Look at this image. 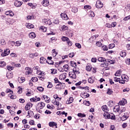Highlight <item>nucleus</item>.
Masks as SVG:
<instances>
[{
	"label": "nucleus",
	"mask_w": 130,
	"mask_h": 130,
	"mask_svg": "<svg viewBox=\"0 0 130 130\" xmlns=\"http://www.w3.org/2000/svg\"><path fill=\"white\" fill-rule=\"evenodd\" d=\"M45 107V104L42 102L39 103L36 106V108H38V109H43Z\"/></svg>",
	"instance_id": "f257e3e1"
},
{
	"label": "nucleus",
	"mask_w": 130,
	"mask_h": 130,
	"mask_svg": "<svg viewBox=\"0 0 130 130\" xmlns=\"http://www.w3.org/2000/svg\"><path fill=\"white\" fill-rule=\"evenodd\" d=\"M95 6H96V8H97V9H101L103 8V3H102L101 1H98L96 2Z\"/></svg>",
	"instance_id": "f03ea898"
},
{
	"label": "nucleus",
	"mask_w": 130,
	"mask_h": 130,
	"mask_svg": "<svg viewBox=\"0 0 130 130\" xmlns=\"http://www.w3.org/2000/svg\"><path fill=\"white\" fill-rule=\"evenodd\" d=\"M129 117V115L127 113H125L121 117V120L124 121V120H126L127 118Z\"/></svg>",
	"instance_id": "7ed1b4c3"
},
{
	"label": "nucleus",
	"mask_w": 130,
	"mask_h": 130,
	"mask_svg": "<svg viewBox=\"0 0 130 130\" xmlns=\"http://www.w3.org/2000/svg\"><path fill=\"white\" fill-rule=\"evenodd\" d=\"M32 106H33V104H32V103L30 102L27 103L25 107V110H29L30 108H31Z\"/></svg>",
	"instance_id": "20e7f679"
},
{
	"label": "nucleus",
	"mask_w": 130,
	"mask_h": 130,
	"mask_svg": "<svg viewBox=\"0 0 130 130\" xmlns=\"http://www.w3.org/2000/svg\"><path fill=\"white\" fill-rule=\"evenodd\" d=\"M61 17L62 19V20H69V17H68V15H67L66 13H63L60 14Z\"/></svg>",
	"instance_id": "39448f33"
},
{
	"label": "nucleus",
	"mask_w": 130,
	"mask_h": 130,
	"mask_svg": "<svg viewBox=\"0 0 130 130\" xmlns=\"http://www.w3.org/2000/svg\"><path fill=\"white\" fill-rule=\"evenodd\" d=\"M49 125L50 127H53V126H55V128H57V123L55 122H50L49 123Z\"/></svg>",
	"instance_id": "423d86ee"
},
{
	"label": "nucleus",
	"mask_w": 130,
	"mask_h": 130,
	"mask_svg": "<svg viewBox=\"0 0 130 130\" xmlns=\"http://www.w3.org/2000/svg\"><path fill=\"white\" fill-rule=\"evenodd\" d=\"M42 5H43L44 7H48V6H49V1H48V0H43L42 2Z\"/></svg>",
	"instance_id": "0eeeda50"
},
{
	"label": "nucleus",
	"mask_w": 130,
	"mask_h": 130,
	"mask_svg": "<svg viewBox=\"0 0 130 130\" xmlns=\"http://www.w3.org/2000/svg\"><path fill=\"white\" fill-rule=\"evenodd\" d=\"M81 96L82 98H88L90 97V94L87 93V92H82L81 93Z\"/></svg>",
	"instance_id": "6e6552de"
},
{
	"label": "nucleus",
	"mask_w": 130,
	"mask_h": 130,
	"mask_svg": "<svg viewBox=\"0 0 130 130\" xmlns=\"http://www.w3.org/2000/svg\"><path fill=\"white\" fill-rule=\"evenodd\" d=\"M43 98L44 100H45V102H47V103H49V102H50V98L47 96V95H43Z\"/></svg>",
	"instance_id": "1a4fd4ad"
},
{
	"label": "nucleus",
	"mask_w": 130,
	"mask_h": 130,
	"mask_svg": "<svg viewBox=\"0 0 130 130\" xmlns=\"http://www.w3.org/2000/svg\"><path fill=\"white\" fill-rule=\"evenodd\" d=\"M69 77H70L72 79H76V78H77V76L74 72H69Z\"/></svg>",
	"instance_id": "9d476101"
},
{
	"label": "nucleus",
	"mask_w": 130,
	"mask_h": 130,
	"mask_svg": "<svg viewBox=\"0 0 130 130\" xmlns=\"http://www.w3.org/2000/svg\"><path fill=\"white\" fill-rule=\"evenodd\" d=\"M122 80H123L125 82H128V77L125 75H123L121 76Z\"/></svg>",
	"instance_id": "9b49d317"
},
{
	"label": "nucleus",
	"mask_w": 130,
	"mask_h": 130,
	"mask_svg": "<svg viewBox=\"0 0 130 130\" xmlns=\"http://www.w3.org/2000/svg\"><path fill=\"white\" fill-rule=\"evenodd\" d=\"M14 5L15 7H21V6H22V2L19 1H16L14 3Z\"/></svg>",
	"instance_id": "f8f14e48"
},
{
	"label": "nucleus",
	"mask_w": 130,
	"mask_h": 130,
	"mask_svg": "<svg viewBox=\"0 0 130 130\" xmlns=\"http://www.w3.org/2000/svg\"><path fill=\"white\" fill-rule=\"evenodd\" d=\"M51 59H52V57H48L47 62L48 64H53V61L51 60Z\"/></svg>",
	"instance_id": "ddd939ff"
},
{
	"label": "nucleus",
	"mask_w": 130,
	"mask_h": 130,
	"mask_svg": "<svg viewBox=\"0 0 130 130\" xmlns=\"http://www.w3.org/2000/svg\"><path fill=\"white\" fill-rule=\"evenodd\" d=\"M106 62H109V63H110V64H114V63H115V60L107 59L106 60Z\"/></svg>",
	"instance_id": "4468645a"
},
{
	"label": "nucleus",
	"mask_w": 130,
	"mask_h": 130,
	"mask_svg": "<svg viewBox=\"0 0 130 130\" xmlns=\"http://www.w3.org/2000/svg\"><path fill=\"white\" fill-rule=\"evenodd\" d=\"M15 22V20L13 19H8V21L6 22V24L7 25H9V24H13V23H14Z\"/></svg>",
	"instance_id": "2eb2a0df"
},
{
	"label": "nucleus",
	"mask_w": 130,
	"mask_h": 130,
	"mask_svg": "<svg viewBox=\"0 0 130 130\" xmlns=\"http://www.w3.org/2000/svg\"><path fill=\"white\" fill-rule=\"evenodd\" d=\"M98 60L101 62H106V59L103 57H100L98 58Z\"/></svg>",
	"instance_id": "dca6fc26"
},
{
	"label": "nucleus",
	"mask_w": 130,
	"mask_h": 130,
	"mask_svg": "<svg viewBox=\"0 0 130 130\" xmlns=\"http://www.w3.org/2000/svg\"><path fill=\"white\" fill-rule=\"evenodd\" d=\"M79 70L78 68L75 67L73 70V72H74L75 75L76 74H80V72H79Z\"/></svg>",
	"instance_id": "f3484780"
},
{
	"label": "nucleus",
	"mask_w": 130,
	"mask_h": 130,
	"mask_svg": "<svg viewBox=\"0 0 130 130\" xmlns=\"http://www.w3.org/2000/svg\"><path fill=\"white\" fill-rule=\"evenodd\" d=\"M7 77L8 79H12L13 78V72H8L7 73Z\"/></svg>",
	"instance_id": "a211bd4d"
},
{
	"label": "nucleus",
	"mask_w": 130,
	"mask_h": 130,
	"mask_svg": "<svg viewBox=\"0 0 130 130\" xmlns=\"http://www.w3.org/2000/svg\"><path fill=\"white\" fill-rule=\"evenodd\" d=\"M18 81L19 83L22 84V83H24V81H25V77H19L18 79Z\"/></svg>",
	"instance_id": "6ab92c4d"
},
{
	"label": "nucleus",
	"mask_w": 130,
	"mask_h": 130,
	"mask_svg": "<svg viewBox=\"0 0 130 130\" xmlns=\"http://www.w3.org/2000/svg\"><path fill=\"white\" fill-rule=\"evenodd\" d=\"M38 53H35L34 54H30L29 56L30 58H34L35 57L38 56Z\"/></svg>",
	"instance_id": "aec40b11"
},
{
	"label": "nucleus",
	"mask_w": 130,
	"mask_h": 130,
	"mask_svg": "<svg viewBox=\"0 0 130 130\" xmlns=\"http://www.w3.org/2000/svg\"><path fill=\"white\" fill-rule=\"evenodd\" d=\"M110 114V113H109L108 112L104 113V116L105 118H106V119H109Z\"/></svg>",
	"instance_id": "412c9836"
},
{
	"label": "nucleus",
	"mask_w": 130,
	"mask_h": 130,
	"mask_svg": "<svg viewBox=\"0 0 130 130\" xmlns=\"http://www.w3.org/2000/svg\"><path fill=\"white\" fill-rule=\"evenodd\" d=\"M74 101V99L73 97H70L69 100L66 102V104H71V103H73Z\"/></svg>",
	"instance_id": "4be33fe9"
},
{
	"label": "nucleus",
	"mask_w": 130,
	"mask_h": 130,
	"mask_svg": "<svg viewBox=\"0 0 130 130\" xmlns=\"http://www.w3.org/2000/svg\"><path fill=\"white\" fill-rule=\"evenodd\" d=\"M109 119H112V120H115V116L113 113L110 114Z\"/></svg>",
	"instance_id": "5701e85b"
},
{
	"label": "nucleus",
	"mask_w": 130,
	"mask_h": 130,
	"mask_svg": "<svg viewBox=\"0 0 130 130\" xmlns=\"http://www.w3.org/2000/svg\"><path fill=\"white\" fill-rule=\"evenodd\" d=\"M119 104L120 105H124L126 104V100L124 99L122 101H120Z\"/></svg>",
	"instance_id": "b1692460"
},
{
	"label": "nucleus",
	"mask_w": 130,
	"mask_h": 130,
	"mask_svg": "<svg viewBox=\"0 0 130 130\" xmlns=\"http://www.w3.org/2000/svg\"><path fill=\"white\" fill-rule=\"evenodd\" d=\"M113 110H114V111H115V112L117 111V112H119V111H120V110L119 109V105L116 106L114 108Z\"/></svg>",
	"instance_id": "393cba45"
},
{
	"label": "nucleus",
	"mask_w": 130,
	"mask_h": 130,
	"mask_svg": "<svg viewBox=\"0 0 130 130\" xmlns=\"http://www.w3.org/2000/svg\"><path fill=\"white\" fill-rule=\"evenodd\" d=\"M120 56L121 57H125L126 56V53L124 52V51H122L120 54Z\"/></svg>",
	"instance_id": "a878e982"
},
{
	"label": "nucleus",
	"mask_w": 130,
	"mask_h": 130,
	"mask_svg": "<svg viewBox=\"0 0 130 130\" xmlns=\"http://www.w3.org/2000/svg\"><path fill=\"white\" fill-rule=\"evenodd\" d=\"M30 38H35L36 37V34L35 32H31L29 34Z\"/></svg>",
	"instance_id": "bb28decb"
},
{
	"label": "nucleus",
	"mask_w": 130,
	"mask_h": 130,
	"mask_svg": "<svg viewBox=\"0 0 130 130\" xmlns=\"http://www.w3.org/2000/svg\"><path fill=\"white\" fill-rule=\"evenodd\" d=\"M121 74V70H119L116 72V73L115 74V76H116V77H119L120 76Z\"/></svg>",
	"instance_id": "cd10ccee"
},
{
	"label": "nucleus",
	"mask_w": 130,
	"mask_h": 130,
	"mask_svg": "<svg viewBox=\"0 0 130 130\" xmlns=\"http://www.w3.org/2000/svg\"><path fill=\"white\" fill-rule=\"evenodd\" d=\"M112 93H113V91H112V89L108 88L107 94H108V95H112Z\"/></svg>",
	"instance_id": "c85d7f7f"
},
{
	"label": "nucleus",
	"mask_w": 130,
	"mask_h": 130,
	"mask_svg": "<svg viewBox=\"0 0 130 130\" xmlns=\"http://www.w3.org/2000/svg\"><path fill=\"white\" fill-rule=\"evenodd\" d=\"M88 82L90 84H93V83H94V79H93V77L89 78L88 79Z\"/></svg>",
	"instance_id": "c756f323"
},
{
	"label": "nucleus",
	"mask_w": 130,
	"mask_h": 130,
	"mask_svg": "<svg viewBox=\"0 0 130 130\" xmlns=\"http://www.w3.org/2000/svg\"><path fill=\"white\" fill-rule=\"evenodd\" d=\"M83 104H85L86 106H90L91 105V103H90V102L89 101H85L83 102Z\"/></svg>",
	"instance_id": "7c9ffc66"
},
{
	"label": "nucleus",
	"mask_w": 130,
	"mask_h": 130,
	"mask_svg": "<svg viewBox=\"0 0 130 130\" xmlns=\"http://www.w3.org/2000/svg\"><path fill=\"white\" fill-rule=\"evenodd\" d=\"M62 41L66 42L67 41V42H68V41H69V40H70V39H69V38L67 37H62L61 38Z\"/></svg>",
	"instance_id": "2f4dec72"
},
{
	"label": "nucleus",
	"mask_w": 130,
	"mask_h": 130,
	"mask_svg": "<svg viewBox=\"0 0 130 130\" xmlns=\"http://www.w3.org/2000/svg\"><path fill=\"white\" fill-rule=\"evenodd\" d=\"M71 67H73L74 68H76L77 67V63L74 61H71Z\"/></svg>",
	"instance_id": "473e14b6"
},
{
	"label": "nucleus",
	"mask_w": 130,
	"mask_h": 130,
	"mask_svg": "<svg viewBox=\"0 0 130 130\" xmlns=\"http://www.w3.org/2000/svg\"><path fill=\"white\" fill-rule=\"evenodd\" d=\"M27 28H28V29H32L33 28H34V25L33 24H31L30 23H28L27 25H26Z\"/></svg>",
	"instance_id": "72a5a7b5"
},
{
	"label": "nucleus",
	"mask_w": 130,
	"mask_h": 130,
	"mask_svg": "<svg viewBox=\"0 0 130 130\" xmlns=\"http://www.w3.org/2000/svg\"><path fill=\"white\" fill-rule=\"evenodd\" d=\"M37 89L39 92H43L44 88L42 86H39L37 87Z\"/></svg>",
	"instance_id": "f704fd0d"
},
{
	"label": "nucleus",
	"mask_w": 130,
	"mask_h": 130,
	"mask_svg": "<svg viewBox=\"0 0 130 130\" xmlns=\"http://www.w3.org/2000/svg\"><path fill=\"white\" fill-rule=\"evenodd\" d=\"M57 70L56 69H51V74L52 75H55V74H57Z\"/></svg>",
	"instance_id": "c9c22d12"
},
{
	"label": "nucleus",
	"mask_w": 130,
	"mask_h": 130,
	"mask_svg": "<svg viewBox=\"0 0 130 130\" xmlns=\"http://www.w3.org/2000/svg\"><path fill=\"white\" fill-rule=\"evenodd\" d=\"M15 46H20L21 44H22V41H17L16 42Z\"/></svg>",
	"instance_id": "e433bc0d"
},
{
	"label": "nucleus",
	"mask_w": 130,
	"mask_h": 130,
	"mask_svg": "<svg viewBox=\"0 0 130 130\" xmlns=\"http://www.w3.org/2000/svg\"><path fill=\"white\" fill-rule=\"evenodd\" d=\"M31 80L34 82V83H36L38 81V78L37 77H32Z\"/></svg>",
	"instance_id": "4c0bfd02"
},
{
	"label": "nucleus",
	"mask_w": 130,
	"mask_h": 130,
	"mask_svg": "<svg viewBox=\"0 0 130 130\" xmlns=\"http://www.w3.org/2000/svg\"><path fill=\"white\" fill-rule=\"evenodd\" d=\"M45 60H46V59H45V58H44L43 57H41L40 58V62L41 63H43V62H44V61H45Z\"/></svg>",
	"instance_id": "58836bf2"
},
{
	"label": "nucleus",
	"mask_w": 130,
	"mask_h": 130,
	"mask_svg": "<svg viewBox=\"0 0 130 130\" xmlns=\"http://www.w3.org/2000/svg\"><path fill=\"white\" fill-rule=\"evenodd\" d=\"M7 69L8 71H12V70H14V67L8 66H7Z\"/></svg>",
	"instance_id": "ea45409f"
},
{
	"label": "nucleus",
	"mask_w": 130,
	"mask_h": 130,
	"mask_svg": "<svg viewBox=\"0 0 130 130\" xmlns=\"http://www.w3.org/2000/svg\"><path fill=\"white\" fill-rule=\"evenodd\" d=\"M77 115L79 116V117H86V115H85V114H82L81 113H78Z\"/></svg>",
	"instance_id": "a19ab883"
},
{
	"label": "nucleus",
	"mask_w": 130,
	"mask_h": 130,
	"mask_svg": "<svg viewBox=\"0 0 130 130\" xmlns=\"http://www.w3.org/2000/svg\"><path fill=\"white\" fill-rule=\"evenodd\" d=\"M72 11L73 13H77L78 12V8L77 7H73L72 9Z\"/></svg>",
	"instance_id": "79ce46f5"
},
{
	"label": "nucleus",
	"mask_w": 130,
	"mask_h": 130,
	"mask_svg": "<svg viewBox=\"0 0 130 130\" xmlns=\"http://www.w3.org/2000/svg\"><path fill=\"white\" fill-rule=\"evenodd\" d=\"M0 67H6V62L4 61H0Z\"/></svg>",
	"instance_id": "37998d69"
},
{
	"label": "nucleus",
	"mask_w": 130,
	"mask_h": 130,
	"mask_svg": "<svg viewBox=\"0 0 130 130\" xmlns=\"http://www.w3.org/2000/svg\"><path fill=\"white\" fill-rule=\"evenodd\" d=\"M9 97H10L11 99H16V96L15 95H12L11 93L8 94Z\"/></svg>",
	"instance_id": "c03bdc74"
},
{
	"label": "nucleus",
	"mask_w": 130,
	"mask_h": 130,
	"mask_svg": "<svg viewBox=\"0 0 130 130\" xmlns=\"http://www.w3.org/2000/svg\"><path fill=\"white\" fill-rule=\"evenodd\" d=\"M107 107H106V106H103L102 107V109L103 111H105V112H106V111H107Z\"/></svg>",
	"instance_id": "a18cd8bd"
},
{
	"label": "nucleus",
	"mask_w": 130,
	"mask_h": 130,
	"mask_svg": "<svg viewBox=\"0 0 130 130\" xmlns=\"http://www.w3.org/2000/svg\"><path fill=\"white\" fill-rule=\"evenodd\" d=\"M41 30H42V31L43 32H46V30H47V29L46 28V27L41 26Z\"/></svg>",
	"instance_id": "49530a36"
},
{
	"label": "nucleus",
	"mask_w": 130,
	"mask_h": 130,
	"mask_svg": "<svg viewBox=\"0 0 130 130\" xmlns=\"http://www.w3.org/2000/svg\"><path fill=\"white\" fill-rule=\"evenodd\" d=\"M63 68L64 70H66V71H69V65L68 64H65L63 66Z\"/></svg>",
	"instance_id": "de8ad7c7"
},
{
	"label": "nucleus",
	"mask_w": 130,
	"mask_h": 130,
	"mask_svg": "<svg viewBox=\"0 0 130 130\" xmlns=\"http://www.w3.org/2000/svg\"><path fill=\"white\" fill-rule=\"evenodd\" d=\"M54 80L56 84H57V83H58L59 84H61V82H59V80H58V79H57V78H55Z\"/></svg>",
	"instance_id": "09e8293b"
},
{
	"label": "nucleus",
	"mask_w": 130,
	"mask_h": 130,
	"mask_svg": "<svg viewBox=\"0 0 130 130\" xmlns=\"http://www.w3.org/2000/svg\"><path fill=\"white\" fill-rule=\"evenodd\" d=\"M102 49H103V50L104 51H107L108 50V48H107V46H103L102 48Z\"/></svg>",
	"instance_id": "8fccbe9b"
},
{
	"label": "nucleus",
	"mask_w": 130,
	"mask_h": 130,
	"mask_svg": "<svg viewBox=\"0 0 130 130\" xmlns=\"http://www.w3.org/2000/svg\"><path fill=\"white\" fill-rule=\"evenodd\" d=\"M115 46V45L114 44H111L109 45V49H112V48H114Z\"/></svg>",
	"instance_id": "3c124183"
},
{
	"label": "nucleus",
	"mask_w": 130,
	"mask_h": 130,
	"mask_svg": "<svg viewBox=\"0 0 130 130\" xmlns=\"http://www.w3.org/2000/svg\"><path fill=\"white\" fill-rule=\"evenodd\" d=\"M96 46H98L99 47H100L102 46V43L100 42H97L96 43Z\"/></svg>",
	"instance_id": "603ef678"
},
{
	"label": "nucleus",
	"mask_w": 130,
	"mask_h": 130,
	"mask_svg": "<svg viewBox=\"0 0 130 130\" xmlns=\"http://www.w3.org/2000/svg\"><path fill=\"white\" fill-rule=\"evenodd\" d=\"M101 67H102V68H107V64H106V63L104 62V63H102L101 64Z\"/></svg>",
	"instance_id": "864d4df0"
},
{
	"label": "nucleus",
	"mask_w": 130,
	"mask_h": 130,
	"mask_svg": "<svg viewBox=\"0 0 130 130\" xmlns=\"http://www.w3.org/2000/svg\"><path fill=\"white\" fill-rule=\"evenodd\" d=\"M75 46H76V47H77L79 49L82 48V46L81 45V44H80V43H76Z\"/></svg>",
	"instance_id": "5fc2aeb1"
},
{
	"label": "nucleus",
	"mask_w": 130,
	"mask_h": 130,
	"mask_svg": "<svg viewBox=\"0 0 130 130\" xmlns=\"http://www.w3.org/2000/svg\"><path fill=\"white\" fill-rule=\"evenodd\" d=\"M125 63L126 64H128V66H130V58L126 59Z\"/></svg>",
	"instance_id": "6e6d98bb"
},
{
	"label": "nucleus",
	"mask_w": 130,
	"mask_h": 130,
	"mask_svg": "<svg viewBox=\"0 0 130 130\" xmlns=\"http://www.w3.org/2000/svg\"><path fill=\"white\" fill-rule=\"evenodd\" d=\"M35 118H36V119H38L40 118V114H37L35 115L34 116Z\"/></svg>",
	"instance_id": "4d7b16f0"
},
{
	"label": "nucleus",
	"mask_w": 130,
	"mask_h": 130,
	"mask_svg": "<svg viewBox=\"0 0 130 130\" xmlns=\"http://www.w3.org/2000/svg\"><path fill=\"white\" fill-rule=\"evenodd\" d=\"M62 31H66V30L68 29V27L66 26V25H63L61 27Z\"/></svg>",
	"instance_id": "13d9d810"
},
{
	"label": "nucleus",
	"mask_w": 130,
	"mask_h": 130,
	"mask_svg": "<svg viewBox=\"0 0 130 130\" xmlns=\"http://www.w3.org/2000/svg\"><path fill=\"white\" fill-rule=\"evenodd\" d=\"M6 93H13V90L10 89H7L6 90Z\"/></svg>",
	"instance_id": "bf43d9fd"
},
{
	"label": "nucleus",
	"mask_w": 130,
	"mask_h": 130,
	"mask_svg": "<svg viewBox=\"0 0 130 130\" xmlns=\"http://www.w3.org/2000/svg\"><path fill=\"white\" fill-rule=\"evenodd\" d=\"M127 126V123H124L122 124V127L123 128H125Z\"/></svg>",
	"instance_id": "052dcab7"
},
{
	"label": "nucleus",
	"mask_w": 130,
	"mask_h": 130,
	"mask_svg": "<svg viewBox=\"0 0 130 130\" xmlns=\"http://www.w3.org/2000/svg\"><path fill=\"white\" fill-rule=\"evenodd\" d=\"M4 52H6V54H8V55L10 54V49H6Z\"/></svg>",
	"instance_id": "680f3d73"
},
{
	"label": "nucleus",
	"mask_w": 130,
	"mask_h": 130,
	"mask_svg": "<svg viewBox=\"0 0 130 130\" xmlns=\"http://www.w3.org/2000/svg\"><path fill=\"white\" fill-rule=\"evenodd\" d=\"M2 45H6V42L5 40L2 39L1 40V43Z\"/></svg>",
	"instance_id": "e2e57ef3"
},
{
	"label": "nucleus",
	"mask_w": 130,
	"mask_h": 130,
	"mask_svg": "<svg viewBox=\"0 0 130 130\" xmlns=\"http://www.w3.org/2000/svg\"><path fill=\"white\" fill-rule=\"evenodd\" d=\"M106 27L107 28H112V25L109 23L106 24Z\"/></svg>",
	"instance_id": "0e129e2a"
},
{
	"label": "nucleus",
	"mask_w": 130,
	"mask_h": 130,
	"mask_svg": "<svg viewBox=\"0 0 130 130\" xmlns=\"http://www.w3.org/2000/svg\"><path fill=\"white\" fill-rule=\"evenodd\" d=\"M124 21H127L128 20H130V16H128L125 17L124 19H123Z\"/></svg>",
	"instance_id": "69168bd1"
},
{
	"label": "nucleus",
	"mask_w": 130,
	"mask_h": 130,
	"mask_svg": "<svg viewBox=\"0 0 130 130\" xmlns=\"http://www.w3.org/2000/svg\"><path fill=\"white\" fill-rule=\"evenodd\" d=\"M19 102H20V103H24L25 100H24L23 99H20L19 100Z\"/></svg>",
	"instance_id": "338daca9"
},
{
	"label": "nucleus",
	"mask_w": 130,
	"mask_h": 130,
	"mask_svg": "<svg viewBox=\"0 0 130 130\" xmlns=\"http://www.w3.org/2000/svg\"><path fill=\"white\" fill-rule=\"evenodd\" d=\"M96 61H97V58H91L92 62H96Z\"/></svg>",
	"instance_id": "774afa93"
}]
</instances>
